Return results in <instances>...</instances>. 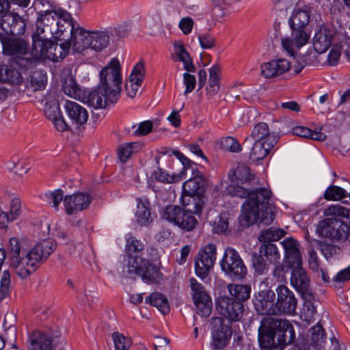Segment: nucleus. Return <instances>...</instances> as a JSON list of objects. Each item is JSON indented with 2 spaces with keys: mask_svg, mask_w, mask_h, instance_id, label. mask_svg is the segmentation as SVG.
<instances>
[{
  "mask_svg": "<svg viewBox=\"0 0 350 350\" xmlns=\"http://www.w3.org/2000/svg\"><path fill=\"white\" fill-rule=\"evenodd\" d=\"M230 196L247 198L242 204L241 221L250 226L257 222L270 225L275 219V206L271 203L272 193L266 188L252 189L242 185H230L226 187Z\"/></svg>",
  "mask_w": 350,
  "mask_h": 350,
  "instance_id": "obj_1",
  "label": "nucleus"
},
{
  "mask_svg": "<svg viewBox=\"0 0 350 350\" xmlns=\"http://www.w3.org/2000/svg\"><path fill=\"white\" fill-rule=\"evenodd\" d=\"M216 308L227 319L213 317L211 320L213 345L216 349H221L227 345L231 338V321H238L243 316V304L233 297L224 296L217 299Z\"/></svg>",
  "mask_w": 350,
  "mask_h": 350,
  "instance_id": "obj_2",
  "label": "nucleus"
},
{
  "mask_svg": "<svg viewBox=\"0 0 350 350\" xmlns=\"http://www.w3.org/2000/svg\"><path fill=\"white\" fill-rule=\"evenodd\" d=\"M31 55L34 59H48L57 62L64 59L70 48V42L64 41L60 44L53 42L49 38L36 40L32 42Z\"/></svg>",
  "mask_w": 350,
  "mask_h": 350,
  "instance_id": "obj_3",
  "label": "nucleus"
},
{
  "mask_svg": "<svg viewBox=\"0 0 350 350\" xmlns=\"http://www.w3.org/2000/svg\"><path fill=\"white\" fill-rule=\"evenodd\" d=\"M0 42L3 53L6 55H16L15 62L20 67L28 69L33 66L34 60L31 57H24L29 49L28 42L22 38L9 37L0 33Z\"/></svg>",
  "mask_w": 350,
  "mask_h": 350,
  "instance_id": "obj_4",
  "label": "nucleus"
},
{
  "mask_svg": "<svg viewBox=\"0 0 350 350\" xmlns=\"http://www.w3.org/2000/svg\"><path fill=\"white\" fill-rule=\"evenodd\" d=\"M99 86L110 92V98L118 100L121 92L122 77L119 61L114 58L100 72Z\"/></svg>",
  "mask_w": 350,
  "mask_h": 350,
  "instance_id": "obj_5",
  "label": "nucleus"
},
{
  "mask_svg": "<svg viewBox=\"0 0 350 350\" xmlns=\"http://www.w3.org/2000/svg\"><path fill=\"white\" fill-rule=\"evenodd\" d=\"M221 269L233 280H240L247 275V268L237 251L232 247L226 249L220 262Z\"/></svg>",
  "mask_w": 350,
  "mask_h": 350,
  "instance_id": "obj_6",
  "label": "nucleus"
},
{
  "mask_svg": "<svg viewBox=\"0 0 350 350\" xmlns=\"http://www.w3.org/2000/svg\"><path fill=\"white\" fill-rule=\"evenodd\" d=\"M334 217L321 221L317 226V232L325 238L345 241L350 234V228L345 221Z\"/></svg>",
  "mask_w": 350,
  "mask_h": 350,
  "instance_id": "obj_7",
  "label": "nucleus"
},
{
  "mask_svg": "<svg viewBox=\"0 0 350 350\" xmlns=\"http://www.w3.org/2000/svg\"><path fill=\"white\" fill-rule=\"evenodd\" d=\"M57 25H59V22L56 21L53 9L40 12L36 30L32 34V42H34V40L50 38L54 34L58 36Z\"/></svg>",
  "mask_w": 350,
  "mask_h": 350,
  "instance_id": "obj_8",
  "label": "nucleus"
},
{
  "mask_svg": "<svg viewBox=\"0 0 350 350\" xmlns=\"http://www.w3.org/2000/svg\"><path fill=\"white\" fill-rule=\"evenodd\" d=\"M275 293L277 294L275 301L276 315L295 314L298 301L294 293L283 284L277 286Z\"/></svg>",
  "mask_w": 350,
  "mask_h": 350,
  "instance_id": "obj_9",
  "label": "nucleus"
},
{
  "mask_svg": "<svg viewBox=\"0 0 350 350\" xmlns=\"http://www.w3.org/2000/svg\"><path fill=\"white\" fill-rule=\"evenodd\" d=\"M192 297L196 306L197 313L202 317H208L212 311L213 303L204 287L195 278L189 280Z\"/></svg>",
  "mask_w": 350,
  "mask_h": 350,
  "instance_id": "obj_10",
  "label": "nucleus"
},
{
  "mask_svg": "<svg viewBox=\"0 0 350 350\" xmlns=\"http://www.w3.org/2000/svg\"><path fill=\"white\" fill-rule=\"evenodd\" d=\"M288 268L292 270L290 279L291 286L300 293L305 301L311 302L314 295L310 288V279L306 271L303 269L302 265Z\"/></svg>",
  "mask_w": 350,
  "mask_h": 350,
  "instance_id": "obj_11",
  "label": "nucleus"
},
{
  "mask_svg": "<svg viewBox=\"0 0 350 350\" xmlns=\"http://www.w3.org/2000/svg\"><path fill=\"white\" fill-rule=\"evenodd\" d=\"M216 260V246L209 243L200 250L196 258V275L204 280L208 275Z\"/></svg>",
  "mask_w": 350,
  "mask_h": 350,
  "instance_id": "obj_12",
  "label": "nucleus"
},
{
  "mask_svg": "<svg viewBox=\"0 0 350 350\" xmlns=\"http://www.w3.org/2000/svg\"><path fill=\"white\" fill-rule=\"evenodd\" d=\"M275 293L269 288L259 291L255 295L254 305L258 314L276 315Z\"/></svg>",
  "mask_w": 350,
  "mask_h": 350,
  "instance_id": "obj_13",
  "label": "nucleus"
},
{
  "mask_svg": "<svg viewBox=\"0 0 350 350\" xmlns=\"http://www.w3.org/2000/svg\"><path fill=\"white\" fill-rule=\"evenodd\" d=\"M291 29V36L282 39V45L290 55L294 56L298 49L308 42L310 33L306 31V27H295Z\"/></svg>",
  "mask_w": 350,
  "mask_h": 350,
  "instance_id": "obj_14",
  "label": "nucleus"
},
{
  "mask_svg": "<svg viewBox=\"0 0 350 350\" xmlns=\"http://www.w3.org/2000/svg\"><path fill=\"white\" fill-rule=\"evenodd\" d=\"M109 97L110 92L98 85L90 92H84L83 97L81 100L95 109H105L108 103H114L117 102V100H113Z\"/></svg>",
  "mask_w": 350,
  "mask_h": 350,
  "instance_id": "obj_15",
  "label": "nucleus"
},
{
  "mask_svg": "<svg viewBox=\"0 0 350 350\" xmlns=\"http://www.w3.org/2000/svg\"><path fill=\"white\" fill-rule=\"evenodd\" d=\"M92 202V196L85 192L75 193L66 196L64 204L66 213L68 215L76 213L88 208Z\"/></svg>",
  "mask_w": 350,
  "mask_h": 350,
  "instance_id": "obj_16",
  "label": "nucleus"
},
{
  "mask_svg": "<svg viewBox=\"0 0 350 350\" xmlns=\"http://www.w3.org/2000/svg\"><path fill=\"white\" fill-rule=\"evenodd\" d=\"M10 264L15 273L22 279L28 278L39 266L29 251L27 252L24 256L12 261Z\"/></svg>",
  "mask_w": 350,
  "mask_h": 350,
  "instance_id": "obj_17",
  "label": "nucleus"
},
{
  "mask_svg": "<svg viewBox=\"0 0 350 350\" xmlns=\"http://www.w3.org/2000/svg\"><path fill=\"white\" fill-rule=\"evenodd\" d=\"M281 244L284 250V262L287 267L302 265V256L300 245L293 237L284 239Z\"/></svg>",
  "mask_w": 350,
  "mask_h": 350,
  "instance_id": "obj_18",
  "label": "nucleus"
},
{
  "mask_svg": "<svg viewBox=\"0 0 350 350\" xmlns=\"http://www.w3.org/2000/svg\"><path fill=\"white\" fill-rule=\"evenodd\" d=\"M191 177L183 185V193L200 195L205 191L208 180L198 169H191Z\"/></svg>",
  "mask_w": 350,
  "mask_h": 350,
  "instance_id": "obj_19",
  "label": "nucleus"
},
{
  "mask_svg": "<svg viewBox=\"0 0 350 350\" xmlns=\"http://www.w3.org/2000/svg\"><path fill=\"white\" fill-rule=\"evenodd\" d=\"M66 112L71 123L77 127L84 125L88 120L89 113L85 107L72 100H66Z\"/></svg>",
  "mask_w": 350,
  "mask_h": 350,
  "instance_id": "obj_20",
  "label": "nucleus"
},
{
  "mask_svg": "<svg viewBox=\"0 0 350 350\" xmlns=\"http://www.w3.org/2000/svg\"><path fill=\"white\" fill-rule=\"evenodd\" d=\"M88 31L77 25V28L66 36L60 38V40L70 42V46L77 53H81L85 49H90Z\"/></svg>",
  "mask_w": 350,
  "mask_h": 350,
  "instance_id": "obj_21",
  "label": "nucleus"
},
{
  "mask_svg": "<svg viewBox=\"0 0 350 350\" xmlns=\"http://www.w3.org/2000/svg\"><path fill=\"white\" fill-rule=\"evenodd\" d=\"M229 177L234 183L232 184L234 185L241 184L254 187L259 185L258 178L251 172L249 167L244 164L238 165L233 172L229 173Z\"/></svg>",
  "mask_w": 350,
  "mask_h": 350,
  "instance_id": "obj_22",
  "label": "nucleus"
},
{
  "mask_svg": "<svg viewBox=\"0 0 350 350\" xmlns=\"http://www.w3.org/2000/svg\"><path fill=\"white\" fill-rule=\"evenodd\" d=\"M291 67L290 62L284 58L271 60L260 66L261 74L267 79L275 77L288 72Z\"/></svg>",
  "mask_w": 350,
  "mask_h": 350,
  "instance_id": "obj_23",
  "label": "nucleus"
},
{
  "mask_svg": "<svg viewBox=\"0 0 350 350\" xmlns=\"http://www.w3.org/2000/svg\"><path fill=\"white\" fill-rule=\"evenodd\" d=\"M53 12L56 21L59 22V25H57L59 39L66 36L65 33L68 35L77 28V25H79L66 10L61 8H55Z\"/></svg>",
  "mask_w": 350,
  "mask_h": 350,
  "instance_id": "obj_24",
  "label": "nucleus"
},
{
  "mask_svg": "<svg viewBox=\"0 0 350 350\" xmlns=\"http://www.w3.org/2000/svg\"><path fill=\"white\" fill-rule=\"evenodd\" d=\"M334 31L326 26H320L313 38V48L318 53H323L332 46Z\"/></svg>",
  "mask_w": 350,
  "mask_h": 350,
  "instance_id": "obj_25",
  "label": "nucleus"
},
{
  "mask_svg": "<svg viewBox=\"0 0 350 350\" xmlns=\"http://www.w3.org/2000/svg\"><path fill=\"white\" fill-rule=\"evenodd\" d=\"M174 52L171 58L174 62H181L184 68L188 72H195L196 66L193 64L191 57L187 52L184 44L181 41H175L173 44Z\"/></svg>",
  "mask_w": 350,
  "mask_h": 350,
  "instance_id": "obj_26",
  "label": "nucleus"
},
{
  "mask_svg": "<svg viewBox=\"0 0 350 350\" xmlns=\"http://www.w3.org/2000/svg\"><path fill=\"white\" fill-rule=\"evenodd\" d=\"M251 136L255 142L274 145L279 139V137L274 132H271L267 124L265 122L257 124L253 129Z\"/></svg>",
  "mask_w": 350,
  "mask_h": 350,
  "instance_id": "obj_27",
  "label": "nucleus"
},
{
  "mask_svg": "<svg viewBox=\"0 0 350 350\" xmlns=\"http://www.w3.org/2000/svg\"><path fill=\"white\" fill-rule=\"evenodd\" d=\"M56 245L49 239L42 240L29 250L30 254L40 265L44 262L54 252Z\"/></svg>",
  "mask_w": 350,
  "mask_h": 350,
  "instance_id": "obj_28",
  "label": "nucleus"
},
{
  "mask_svg": "<svg viewBox=\"0 0 350 350\" xmlns=\"http://www.w3.org/2000/svg\"><path fill=\"white\" fill-rule=\"evenodd\" d=\"M182 201L184 211L195 215H200L202 213L204 204L202 196L184 193Z\"/></svg>",
  "mask_w": 350,
  "mask_h": 350,
  "instance_id": "obj_29",
  "label": "nucleus"
},
{
  "mask_svg": "<svg viewBox=\"0 0 350 350\" xmlns=\"http://www.w3.org/2000/svg\"><path fill=\"white\" fill-rule=\"evenodd\" d=\"M22 82L21 72L12 65L0 64V83L19 85Z\"/></svg>",
  "mask_w": 350,
  "mask_h": 350,
  "instance_id": "obj_30",
  "label": "nucleus"
},
{
  "mask_svg": "<svg viewBox=\"0 0 350 350\" xmlns=\"http://www.w3.org/2000/svg\"><path fill=\"white\" fill-rule=\"evenodd\" d=\"M53 345L48 335L35 331L29 338V350H52Z\"/></svg>",
  "mask_w": 350,
  "mask_h": 350,
  "instance_id": "obj_31",
  "label": "nucleus"
},
{
  "mask_svg": "<svg viewBox=\"0 0 350 350\" xmlns=\"http://www.w3.org/2000/svg\"><path fill=\"white\" fill-rule=\"evenodd\" d=\"M310 18V10L307 6L303 8L296 7L293 10L289 20L291 28L306 27Z\"/></svg>",
  "mask_w": 350,
  "mask_h": 350,
  "instance_id": "obj_32",
  "label": "nucleus"
},
{
  "mask_svg": "<svg viewBox=\"0 0 350 350\" xmlns=\"http://www.w3.org/2000/svg\"><path fill=\"white\" fill-rule=\"evenodd\" d=\"M90 49L96 51H100L107 47L109 42V34L108 31H88Z\"/></svg>",
  "mask_w": 350,
  "mask_h": 350,
  "instance_id": "obj_33",
  "label": "nucleus"
},
{
  "mask_svg": "<svg viewBox=\"0 0 350 350\" xmlns=\"http://www.w3.org/2000/svg\"><path fill=\"white\" fill-rule=\"evenodd\" d=\"M146 260L137 255L129 256L128 262L123 267V273L128 278H134L139 275L142 271V268L145 266Z\"/></svg>",
  "mask_w": 350,
  "mask_h": 350,
  "instance_id": "obj_34",
  "label": "nucleus"
},
{
  "mask_svg": "<svg viewBox=\"0 0 350 350\" xmlns=\"http://www.w3.org/2000/svg\"><path fill=\"white\" fill-rule=\"evenodd\" d=\"M266 330H269L275 336L291 323L286 319L268 316L261 321Z\"/></svg>",
  "mask_w": 350,
  "mask_h": 350,
  "instance_id": "obj_35",
  "label": "nucleus"
},
{
  "mask_svg": "<svg viewBox=\"0 0 350 350\" xmlns=\"http://www.w3.org/2000/svg\"><path fill=\"white\" fill-rule=\"evenodd\" d=\"M139 276H141L143 280L149 284H157L162 280V274L157 267L152 265L147 260Z\"/></svg>",
  "mask_w": 350,
  "mask_h": 350,
  "instance_id": "obj_36",
  "label": "nucleus"
},
{
  "mask_svg": "<svg viewBox=\"0 0 350 350\" xmlns=\"http://www.w3.org/2000/svg\"><path fill=\"white\" fill-rule=\"evenodd\" d=\"M275 145L269 143H261L254 142L252 150L250 154V158L253 161H258L265 158L274 148Z\"/></svg>",
  "mask_w": 350,
  "mask_h": 350,
  "instance_id": "obj_37",
  "label": "nucleus"
},
{
  "mask_svg": "<svg viewBox=\"0 0 350 350\" xmlns=\"http://www.w3.org/2000/svg\"><path fill=\"white\" fill-rule=\"evenodd\" d=\"M143 147L139 142L126 143L118 148L117 152L119 159L122 163H126L134 153L137 152Z\"/></svg>",
  "mask_w": 350,
  "mask_h": 350,
  "instance_id": "obj_38",
  "label": "nucleus"
},
{
  "mask_svg": "<svg viewBox=\"0 0 350 350\" xmlns=\"http://www.w3.org/2000/svg\"><path fill=\"white\" fill-rule=\"evenodd\" d=\"M62 88L66 94L73 98L81 100L83 97V90L79 87L74 78L71 76L65 79Z\"/></svg>",
  "mask_w": 350,
  "mask_h": 350,
  "instance_id": "obj_39",
  "label": "nucleus"
},
{
  "mask_svg": "<svg viewBox=\"0 0 350 350\" xmlns=\"http://www.w3.org/2000/svg\"><path fill=\"white\" fill-rule=\"evenodd\" d=\"M146 303L156 307L163 314H167L170 310V306L167 298L161 293H151L146 299Z\"/></svg>",
  "mask_w": 350,
  "mask_h": 350,
  "instance_id": "obj_40",
  "label": "nucleus"
},
{
  "mask_svg": "<svg viewBox=\"0 0 350 350\" xmlns=\"http://www.w3.org/2000/svg\"><path fill=\"white\" fill-rule=\"evenodd\" d=\"M228 290L237 301L241 302L248 299L251 293V287L247 284H230L228 286Z\"/></svg>",
  "mask_w": 350,
  "mask_h": 350,
  "instance_id": "obj_41",
  "label": "nucleus"
},
{
  "mask_svg": "<svg viewBox=\"0 0 350 350\" xmlns=\"http://www.w3.org/2000/svg\"><path fill=\"white\" fill-rule=\"evenodd\" d=\"M183 209L176 205H169L163 208L161 217L165 220L178 226Z\"/></svg>",
  "mask_w": 350,
  "mask_h": 350,
  "instance_id": "obj_42",
  "label": "nucleus"
},
{
  "mask_svg": "<svg viewBox=\"0 0 350 350\" xmlns=\"http://www.w3.org/2000/svg\"><path fill=\"white\" fill-rule=\"evenodd\" d=\"M275 336L269 330L265 329L263 324L260 322L258 327V342L261 349L270 350L275 345Z\"/></svg>",
  "mask_w": 350,
  "mask_h": 350,
  "instance_id": "obj_43",
  "label": "nucleus"
},
{
  "mask_svg": "<svg viewBox=\"0 0 350 350\" xmlns=\"http://www.w3.org/2000/svg\"><path fill=\"white\" fill-rule=\"evenodd\" d=\"M152 176L155 180L163 183H174L180 181L184 178V172L170 175L167 172L159 167L154 171Z\"/></svg>",
  "mask_w": 350,
  "mask_h": 350,
  "instance_id": "obj_44",
  "label": "nucleus"
},
{
  "mask_svg": "<svg viewBox=\"0 0 350 350\" xmlns=\"http://www.w3.org/2000/svg\"><path fill=\"white\" fill-rule=\"evenodd\" d=\"M259 252L270 262H275L280 258V254L276 245L272 243L262 244L259 248Z\"/></svg>",
  "mask_w": 350,
  "mask_h": 350,
  "instance_id": "obj_45",
  "label": "nucleus"
},
{
  "mask_svg": "<svg viewBox=\"0 0 350 350\" xmlns=\"http://www.w3.org/2000/svg\"><path fill=\"white\" fill-rule=\"evenodd\" d=\"M285 232L283 230L270 228L262 230L258 237V240L265 243H271L281 239L284 236Z\"/></svg>",
  "mask_w": 350,
  "mask_h": 350,
  "instance_id": "obj_46",
  "label": "nucleus"
},
{
  "mask_svg": "<svg viewBox=\"0 0 350 350\" xmlns=\"http://www.w3.org/2000/svg\"><path fill=\"white\" fill-rule=\"evenodd\" d=\"M312 345L318 349H321L325 342V330L322 325L318 323L310 329Z\"/></svg>",
  "mask_w": 350,
  "mask_h": 350,
  "instance_id": "obj_47",
  "label": "nucleus"
},
{
  "mask_svg": "<svg viewBox=\"0 0 350 350\" xmlns=\"http://www.w3.org/2000/svg\"><path fill=\"white\" fill-rule=\"evenodd\" d=\"M46 83V75L42 70H36L31 75L29 84L33 91L44 89Z\"/></svg>",
  "mask_w": 350,
  "mask_h": 350,
  "instance_id": "obj_48",
  "label": "nucleus"
},
{
  "mask_svg": "<svg viewBox=\"0 0 350 350\" xmlns=\"http://www.w3.org/2000/svg\"><path fill=\"white\" fill-rule=\"evenodd\" d=\"M277 336L278 345L281 347L287 346L294 341L295 338V333L292 324L289 325L280 332Z\"/></svg>",
  "mask_w": 350,
  "mask_h": 350,
  "instance_id": "obj_49",
  "label": "nucleus"
},
{
  "mask_svg": "<svg viewBox=\"0 0 350 350\" xmlns=\"http://www.w3.org/2000/svg\"><path fill=\"white\" fill-rule=\"evenodd\" d=\"M193 215V213L183 211L178 226L186 231L193 230L198 224L197 219Z\"/></svg>",
  "mask_w": 350,
  "mask_h": 350,
  "instance_id": "obj_50",
  "label": "nucleus"
},
{
  "mask_svg": "<svg viewBox=\"0 0 350 350\" xmlns=\"http://www.w3.org/2000/svg\"><path fill=\"white\" fill-rule=\"evenodd\" d=\"M148 202H139L136 211L137 221L140 225H146L150 218V212Z\"/></svg>",
  "mask_w": 350,
  "mask_h": 350,
  "instance_id": "obj_51",
  "label": "nucleus"
},
{
  "mask_svg": "<svg viewBox=\"0 0 350 350\" xmlns=\"http://www.w3.org/2000/svg\"><path fill=\"white\" fill-rule=\"evenodd\" d=\"M348 193L342 188L332 185L329 186L324 193V198L327 200H340L342 198L347 197Z\"/></svg>",
  "mask_w": 350,
  "mask_h": 350,
  "instance_id": "obj_52",
  "label": "nucleus"
},
{
  "mask_svg": "<svg viewBox=\"0 0 350 350\" xmlns=\"http://www.w3.org/2000/svg\"><path fill=\"white\" fill-rule=\"evenodd\" d=\"M316 54L310 51L305 55L299 57L296 64L293 66L294 71L296 74L299 73L306 65H311L314 62Z\"/></svg>",
  "mask_w": 350,
  "mask_h": 350,
  "instance_id": "obj_53",
  "label": "nucleus"
},
{
  "mask_svg": "<svg viewBox=\"0 0 350 350\" xmlns=\"http://www.w3.org/2000/svg\"><path fill=\"white\" fill-rule=\"evenodd\" d=\"M324 215L325 216H336L350 219V208L338 204L331 205L325 209Z\"/></svg>",
  "mask_w": 350,
  "mask_h": 350,
  "instance_id": "obj_54",
  "label": "nucleus"
},
{
  "mask_svg": "<svg viewBox=\"0 0 350 350\" xmlns=\"http://www.w3.org/2000/svg\"><path fill=\"white\" fill-rule=\"evenodd\" d=\"M112 338L116 350H128L131 345V340L120 332H114Z\"/></svg>",
  "mask_w": 350,
  "mask_h": 350,
  "instance_id": "obj_55",
  "label": "nucleus"
},
{
  "mask_svg": "<svg viewBox=\"0 0 350 350\" xmlns=\"http://www.w3.org/2000/svg\"><path fill=\"white\" fill-rule=\"evenodd\" d=\"M10 293V273L8 270L2 273L0 280V300H3Z\"/></svg>",
  "mask_w": 350,
  "mask_h": 350,
  "instance_id": "obj_56",
  "label": "nucleus"
},
{
  "mask_svg": "<svg viewBox=\"0 0 350 350\" xmlns=\"http://www.w3.org/2000/svg\"><path fill=\"white\" fill-rule=\"evenodd\" d=\"M18 14L13 12L5 13L0 21L1 28L7 33H10L12 27L15 25V21Z\"/></svg>",
  "mask_w": 350,
  "mask_h": 350,
  "instance_id": "obj_57",
  "label": "nucleus"
},
{
  "mask_svg": "<svg viewBox=\"0 0 350 350\" xmlns=\"http://www.w3.org/2000/svg\"><path fill=\"white\" fill-rule=\"evenodd\" d=\"M61 113L59 105L57 100H54L51 102H46L44 114L49 120L52 121L57 118V117H59Z\"/></svg>",
  "mask_w": 350,
  "mask_h": 350,
  "instance_id": "obj_58",
  "label": "nucleus"
},
{
  "mask_svg": "<svg viewBox=\"0 0 350 350\" xmlns=\"http://www.w3.org/2000/svg\"><path fill=\"white\" fill-rule=\"evenodd\" d=\"M126 252L129 256L133 254H138L144 250V244L135 237L129 236L126 239Z\"/></svg>",
  "mask_w": 350,
  "mask_h": 350,
  "instance_id": "obj_59",
  "label": "nucleus"
},
{
  "mask_svg": "<svg viewBox=\"0 0 350 350\" xmlns=\"http://www.w3.org/2000/svg\"><path fill=\"white\" fill-rule=\"evenodd\" d=\"M23 248L22 247L20 241L15 237H12L9 241V253L10 255V261H13L18 257L21 256V253L24 254Z\"/></svg>",
  "mask_w": 350,
  "mask_h": 350,
  "instance_id": "obj_60",
  "label": "nucleus"
},
{
  "mask_svg": "<svg viewBox=\"0 0 350 350\" xmlns=\"http://www.w3.org/2000/svg\"><path fill=\"white\" fill-rule=\"evenodd\" d=\"M252 266L255 271L260 275L265 273L269 269L266 260L260 253L252 255Z\"/></svg>",
  "mask_w": 350,
  "mask_h": 350,
  "instance_id": "obj_61",
  "label": "nucleus"
},
{
  "mask_svg": "<svg viewBox=\"0 0 350 350\" xmlns=\"http://www.w3.org/2000/svg\"><path fill=\"white\" fill-rule=\"evenodd\" d=\"M221 146L224 150L232 152H237L241 149L239 142L232 137L222 138Z\"/></svg>",
  "mask_w": 350,
  "mask_h": 350,
  "instance_id": "obj_62",
  "label": "nucleus"
},
{
  "mask_svg": "<svg viewBox=\"0 0 350 350\" xmlns=\"http://www.w3.org/2000/svg\"><path fill=\"white\" fill-rule=\"evenodd\" d=\"M145 66L143 62H139L133 68L129 76L132 81L143 82L145 77Z\"/></svg>",
  "mask_w": 350,
  "mask_h": 350,
  "instance_id": "obj_63",
  "label": "nucleus"
},
{
  "mask_svg": "<svg viewBox=\"0 0 350 350\" xmlns=\"http://www.w3.org/2000/svg\"><path fill=\"white\" fill-rule=\"evenodd\" d=\"M317 245L326 258L332 257L334 254H336L338 250L336 246L325 242L318 241Z\"/></svg>",
  "mask_w": 350,
  "mask_h": 350,
  "instance_id": "obj_64",
  "label": "nucleus"
}]
</instances>
